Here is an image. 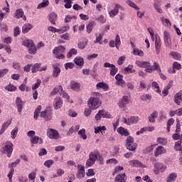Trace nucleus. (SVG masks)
I'll return each mask as SVG.
<instances>
[{
	"label": "nucleus",
	"instance_id": "obj_1",
	"mask_svg": "<svg viewBox=\"0 0 182 182\" xmlns=\"http://www.w3.org/2000/svg\"><path fill=\"white\" fill-rule=\"evenodd\" d=\"M102 95L100 92H94L93 97H90L87 101L88 107L92 110H96L102 106V101H100V97Z\"/></svg>",
	"mask_w": 182,
	"mask_h": 182
},
{
	"label": "nucleus",
	"instance_id": "obj_2",
	"mask_svg": "<svg viewBox=\"0 0 182 182\" xmlns=\"http://www.w3.org/2000/svg\"><path fill=\"white\" fill-rule=\"evenodd\" d=\"M22 45L28 48L31 55H36V52H38V48H36L35 43H33V41L32 40H24L22 42Z\"/></svg>",
	"mask_w": 182,
	"mask_h": 182
},
{
	"label": "nucleus",
	"instance_id": "obj_3",
	"mask_svg": "<svg viewBox=\"0 0 182 182\" xmlns=\"http://www.w3.org/2000/svg\"><path fill=\"white\" fill-rule=\"evenodd\" d=\"M97 157H99V151L95 150L92 152H90L89 154V159L86 161V166L92 167V166L96 163Z\"/></svg>",
	"mask_w": 182,
	"mask_h": 182
},
{
	"label": "nucleus",
	"instance_id": "obj_4",
	"mask_svg": "<svg viewBox=\"0 0 182 182\" xmlns=\"http://www.w3.org/2000/svg\"><path fill=\"white\" fill-rule=\"evenodd\" d=\"M0 151L3 154H7V157H11L12 151H14V144L11 141L6 142V146H3Z\"/></svg>",
	"mask_w": 182,
	"mask_h": 182
},
{
	"label": "nucleus",
	"instance_id": "obj_5",
	"mask_svg": "<svg viewBox=\"0 0 182 182\" xmlns=\"http://www.w3.org/2000/svg\"><path fill=\"white\" fill-rule=\"evenodd\" d=\"M154 70H158L159 73H161L160 64L157 62H154L153 65L149 63V66H148V68L145 69V71L147 72V73H152Z\"/></svg>",
	"mask_w": 182,
	"mask_h": 182
},
{
	"label": "nucleus",
	"instance_id": "obj_6",
	"mask_svg": "<svg viewBox=\"0 0 182 182\" xmlns=\"http://www.w3.org/2000/svg\"><path fill=\"white\" fill-rule=\"evenodd\" d=\"M102 117H103L104 119H110V113H109L107 111H105V109L99 110L98 113L95 115V120H97V122H99V120H100Z\"/></svg>",
	"mask_w": 182,
	"mask_h": 182
},
{
	"label": "nucleus",
	"instance_id": "obj_7",
	"mask_svg": "<svg viewBox=\"0 0 182 182\" xmlns=\"http://www.w3.org/2000/svg\"><path fill=\"white\" fill-rule=\"evenodd\" d=\"M47 136L49 139L58 140V139H59V132L56 129H48L47 130Z\"/></svg>",
	"mask_w": 182,
	"mask_h": 182
},
{
	"label": "nucleus",
	"instance_id": "obj_8",
	"mask_svg": "<svg viewBox=\"0 0 182 182\" xmlns=\"http://www.w3.org/2000/svg\"><path fill=\"white\" fill-rule=\"evenodd\" d=\"M139 120L140 119L137 116L131 117L128 119L124 118V123L125 124H127L128 126H130L131 124H136L139 123Z\"/></svg>",
	"mask_w": 182,
	"mask_h": 182
},
{
	"label": "nucleus",
	"instance_id": "obj_9",
	"mask_svg": "<svg viewBox=\"0 0 182 182\" xmlns=\"http://www.w3.org/2000/svg\"><path fill=\"white\" fill-rule=\"evenodd\" d=\"M110 48H115L119 49L120 48V45H122V41H120V36L117 35L114 41H110L109 43Z\"/></svg>",
	"mask_w": 182,
	"mask_h": 182
},
{
	"label": "nucleus",
	"instance_id": "obj_10",
	"mask_svg": "<svg viewBox=\"0 0 182 182\" xmlns=\"http://www.w3.org/2000/svg\"><path fill=\"white\" fill-rule=\"evenodd\" d=\"M115 80H117L116 85H117V86H121L122 87H124L126 86V81L123 80V75L117 74Z\"/></svg>",
	"mask_w": 182,
	"mask_h": 182
},
{
	"label": "nucleus",
	"instance_id": "obj_11",
	"mask_svg": "<svg viewBox=\"0 0 182 182\" xmlns=\"http://www.w3.org/2000/svg\"><path fill=\"white\" fill-rule=\"evenodd\" d=\"M41 117H43L47 122L52 119V111L46 109L41 112Z\"/></svg>",
	"mask_w": 182,
	"mask_h": 182
},
{
	"label": "nucleus",
	"instance_id": "obj_12",
	"mask_svg": "<svg viewBox=\"0 0 182 182\" xmlns=\"http://www.w3.org/2000/svg\"><path fill=\"white\" fill-rule=\"evenodd\" d=\"M16 106L17 107V111L18 112L19 114L22 113V110L23 109V101L21 97H17L16 99Z\"/></svg>",
	"mask_w": 182,
	"mask_h": 182
},
{
	"label": "nucleus",
	"instance_id": "obj_13",
	"mask_svg": "<svg viewBox=\"0 0 182 182\" xmlns=\"http://www.w3.org/2000/svg\"><path fill=\"white\" fill-rule=\"evenodd\" d=\"M129 164L131 166V167H141V168H146L144 164H142L141 162L137 159L129 161Z\"/></svg>",
	"mask_w": 182,
	"mask_h": 182
},
{
	"label": "nucleus",
	"instance_id": "obj_14",
	"mask_svg": "<svg viewBox=\"0 0 182 182\" xmlns=\"http://www.w3.org/2000/svg\"><path fill=\"white\" fill-rule=\"evenodd\" d=\"M166 148L163 146H159L156 148L154 151L155 157H159V156H161V154H166Z\"/></svg>",
	"mask_w": 182,
	"mask_h": 182
},
{
	"label": "nucleus",
	"instance_id": "obj_15",
	"mask_svg": "<svg viewBox=\"0 0 182 182\" xmlns=\"http://www.w3.org/2000/svg\"><path fill=\"white\" fill-rule=\"evenodd\" d=\"M173 102L176 103V105H178V106H180L181 105L182 102V90L179 91L178 93H176L173 97Z\"/></svg>",
	"mask_w": 182,
	"mask_h": 182
},
{
	"label": "nucleus",
	"instance_id": "obj_16",
	"mask_svg": "<svg viewBox=\"0 0 182 182\" xmlns=\"http://www.w3.org/2000/svg\"><path fill=\"white\" fill-rule=\"evenodd\" d=\"M155 49L156 55L160 53V50H161V38L159 36L156 37L155 39Z\"/></svg>",
	"mask_w": 182,
	"mask_h": 182
},
{
	"label": "nucleus",
	"instance_id": "obj_17",
	"mask_svg": "<svg viewBox=\"0 0 182 182\" xmlns=\"http://www.w3.org/2000/svg\"><path fill=\"white\" fill-rule=\"evenodd\" d=\"M164 42L166 46H171V40H170V33L167 31L164 32Z\"/></svg>",
	"mask_w": 182,
	"mask_h": 182
},
{
	"label": "nucleus",
	"instance_id": "obj_18",
	"mask_svg": "<svg viewBox=\"0 0 182 182\" xmlns=\"http://www.w3.org/2000/svg\"><path fill=\"white\" fill-rule=\"evenodd\" d=\"M135 65H136L138 68H144V69H148L149 66H150V62L136 60L135 62Z\"/></svg>",
	"mask_w": 182,
	"mask_h": 182
},
{
	"label": "nucleus",
	"instance_id": "obj_19",
	"mask_svg": "<svg viewBox=\"0 0 182 182\" xmlns=\"http://www.w3.org/2000/svg\"><path fill=\"white\" fill-rule=\"evenodd\" d=\"M63 105V101L60 97H57L55 99L53 102V107L55 110H58V109H60Z\"/></svg>",
	"mask_w": 182,
	"mask_h": 182
},
{
	"label": "nucleus",
	"instance_id": "obj_20",
	"mask_svg": "<svg viewBox=\"0 0 182 182\" xmlns=\"http://www.w3.org/2000/svg\"><path fill=\"white\" fill-rule=\"evenodd\" d=\"M77 178H83L85 176V166L82 165H77Z\"/></svg>",
	"mask_w": 182,
	"mask_h": 182
},
{
	"label": "nucleus",
	"instance_id": "obj_21",
	"mask_svg": "<svg viewBox=\"0 0 182 182\" xmlns=\"http://www.w3.org/2000/svg\"><path fill=\"white\" fill-rule=\"evenodd\" d=\"M65 50H66L65 46H59L53 50V53H54V55H59L60 53H64Z\"/></svg>",
	"mask_w": 182,
	"mask_h": 182
},
{
	"label": "nucleus",
	"instance_id": "obj_22",
	"mask_svg": "<svg viewBox=\"0 0 182 182\" xmlns=\"http://www.w3.org/2000/svg\"><path fill=\"white\" fill-rule=\"evenodd\" d=\"M117 133H119V134H121V136H129L130 133L129 132V130H127V129L123 127H120L117 129Z\"/></svg>",
	"mask_w": 182,
	"mask_h": 182
},
{
	"label": "nucleus",
	"instance_id": "obj_23",
	"mask_svg": "<svg viewBox=\"0 0 182 182\" xmlns=\"http://www.w3.org/2000/svg\"><path fill=\"white\" fill-rule=\"evenodd\" d=\"M96 88L99 90L100 89H102L104 92H107L109 90V85L103 82H98L96 85Z\"/></svg>",
	"mask_w": 182,
	"mask_h": 182
},
{
	"label": "nucleus",
	"instance_id": "obj_24",
	"mask_svg": "<svg viewBox=\"0 0 182 182\" xmlns=\"http://www.w3.org/2000/svg\"><path fill=\"white\" fill-rule=\"evenodd\" d=\"M31 142L32 144H43V139L38 136H34L31 139Z\"/></svg>",
	"mask_w": 182,
	"mask_h": 182
},
{
	"label": "nucleus",
	"instance_id": "obj_25",
	"mask_svg": "<svg viewBox=\"0 0 182 182\" xmlns=\"http://www.w3.org/2000/svg\"><path fill=\"white\" fill-rule=\"evenodd\" d=\"M126 105H129V97L123 96L122 100L119 102V107H124Z\"/></svg>",
	"mask_w": 182,
	"mask_h": 182
},
{
	"label": "nucleus",
	"instance_id": "obj_26",
	"mask_svg": "<svg viewBox=\"0 0 182 182\" xmlns=\"http://www.w3.org/2000/svg\"><path fill=\"white\" fill-rule=\"evenodd\" d=\"M127 181L126 173L118 174L114 179V182H124Z\"/></svg>",
	"mask_w": 182,
	"mask_h": 182
},
{
	"label": "nucleus",
	"instance_id": "obj_27",
	"mask_svg": "<svg viewBox=\"0 0 182 182\" xmlns=\"http://www.w3.org/2000/svg\"><path fill=\"white\" fill-rule=\"evenodd\" d=\"M49 21L50 23H53V25H56V19H58V14L56 13L53 12L49 16Z\"/></svg>",
	"mask_w": 182,
	"mask_h": 182
},
{
	"label": "nucleus",
	"instance_id": "obj_28",
	"mask_svg": "<svg viewBox=\"0 0 182 182\" xmlns=\"http://www.w3.org/2000/svg\"><path fill=\"white\" fill-rule=\"evenodd\" d=\"M169 55L176 60H180L181 59V54L177 51H171Z\"/></svg>",
	"mask_w": 182,
	"mask_h": 182
},
{
	"label": "nucleus",
	"instance_id": "obj_29",
	"mask_svg": "<svg viewBox=\"0 0 182 182\" xmlns=\"http://www.w3.org/2000/svg\"><path fill=\"white\" fill-rule=\"evenodd\" d=\"M74 62L77 66H83L85 65V60L82 57H76L74 59Z\"/></svg>",
	"mask_w": 182,
	"mask_h": 182
},
{
	"label": "nucleus",
	"instance_id": "obj_30",
	"mask_svg": "<svg viewBox=\"0 0 182 182\" xmlns=\"http://www.w3.org/2000/svg\"><path fill=\"white\" fill-rule=\"evenodd\" d=\"M159 116V112L157 111L154 112L149 117V120L150 123H154L156 122V119Z\"/></svg>",
	"mask_w": 182,
	"mask_h": 182
},
{
	"label": "nucleus",
	"instance_id": "obj_31",
	"mask_svg": "<svg viewBox=\"0 0 182 182\" xmlns=\"http://www.w3.org/2000/svg\"><path fill=\"white\" fill-rule=\"evenodd\" d=\"M49 0H43V1L38 5L37 9H42V8H46V6H49Z\"/></svg>",
	"mask_w": 182,
	"mask_h": 182
},
{
	"label": "nucleus",
	"instance_id": "obj_32",
	"mask_svg": "<svg viewBox=\"0 0 182 182\" xmlns=\"http://www.w3.org/2000/svg\"><path fill=\"white\" fill-rule=\"evenodd\" d=\"M32 28H33V26L31 24H29V23L25 24L22 27V32L23 33H28V32L29 31H31V29H32Z\"/></svg>",
	"mask_w": 182,
	"mask_h": 182
},
{
	"label": "nucleus",
	"instance_id": "obj_33",
	"mask_svg": "<svg viewBox=\"0 0 182 182\" xmlns=\"http://www.w3.org/2000/svg\"><path fill=\"white\" fill-rule=\"evenodd\" d=\"M177 178V173H172L168 175L167 177L166 181L167 182H173L176 181V179Z\"/></svg>",
	"mask_w": 182,
	"mask_h": 182
},
{
	"label": "nucleus",
	"instance_id": "obj_34",
	"mask_svg": "<svg viewBox=\"0 0 182 182\" xmlns=\"http://www.w3.org/2000/svg\"><path fill=\"white\" fill-rule=\"evenodd\" d=\"M133 55H134L135 56H144V52H143L141 50L139 49V48H134L132 51Z\"/></svg>",
	"mask_w": 182,
	"mask_h": 182
},
{
	"label": "nucleus",
	"instance_id": "obj_35",
	"mask_svg": "<svg viewBox=\"0 0 182 182\" xmlns=\"http://www.w3.org/2000/svg\"><path fill=\"white\" fill-rule=\"evenodd\" d=\"M53 77H58L59 76V74L60 73V68L55 65H53Z\"/></svg>",
	"mask_w": 182,
	"mask_h": 182
},
{
	"label": "nucleus",
	"instance_id": "obj_36",
	"mask_svg": "<svg viewBox=\"0 0 182 182\" xmlns=\"http://www.w3.org/2000/svg\"><path fill=\"white\" fill-rule=\"evenodd\" d=\"M126 4H127V5H129V6H130L131 8H133L134 9H135V11L140 10V8H139V6H137V5H136V4H134V2H133L131 0H127L126 1Z\"/></svg>",
	"mask_w": 182,
	"mask_h": 182
},
{
	"label": "nucleus",
	"instance_id": "obj_37",
	"mask_svg": "<svg viewBox=\"0 0 182 182\" xmlns=\"http://www.w3.org/2000/svg\"><path fill=\"white\" fill-rule=\"evenodd\" d=\"M41 110H42V107L41 105L38 106L35 109L33 119L38 120V117H39V113H41Z\"/></svg>",
	"mask_w": 182,
	"mask_h": 182
},
{
	"label": "nucleus",
	"instance_id": "obj_38",
	"mask_svg": "<svg viewBox=\"0 0 182 182\" xmlns=\"http://www.w3.org/2000/svg\"><path fill=\"white\" fill-rule=\"evenodd\" d=\"M160 162H156L154 164V174H159L160 173Z\"/></svg>",
	"mask_w": 182,
	"mask_h": 182
},
{
	"label": "nucleus",
	"instance_id": "obj_39",
	"mask_svg": "<svg viewBox=\"0 0 182 182\" xmlns=\"http://www.w3.org/2000/svg\"><path fill=\"white\" fill-rule=\"evenodd\" d=\"M73 55H77V50L75 48H71L67 53V58L69 59L73 56Z\"/></svg>",
	"mask_w": 182,
	"mask_h": 182
},
{
	"label": "nucleus",
	"instance_id": "obj_40",
	"mask_svg": "<svg viewBox=\"0 0 182 182\" xmlns=\"http://www.w3.org/2000/svg\"><path fill=\"white\" fill-rule=\"evenodd\" d=\"M23 10L22 9H17L15 12V16L17 19H19L23 16Z\"/></svg>",
	"mask_w": 182,
	"mask_h": 182
},
{
	"label": "nucleus",
	"instance_id": "obj_41",
	"mask_svg": "<svg viewBox=\"0 0 182 182\" xmlns=\"http://www.w3.org/2000/svg\"><path fill=\"white\" fill-rule=\"evenodd\" d=\"M156 141L159 144L166 146L167 144V138L158 137Z\"/></svg>",
	"mask_w": 182,
	"mask_h": 182
},
{
	"label": "nucleus",
	"instance_id": "obj_42",
	"mask_svg": "<svg viewBox=\"0 0 182 182\" xmlns=\"http://www.w3.org/2000/svg\"><path fill=\"white\" fill-rule=\"evenodd\" d=\"M62 86L59 85L58 87H55L53 89V90L51 92V96H55L58 95V93H60L62 92Z\"/></svg>",
	"mask_w": 182,
	"mask_h": 182
},
{
	"label": "nucleus",
	"instance_id": "obj_43",
	"mask_svg": "<svg viewBox=\"0 0 182 182\" xmlns=\"http://www.w3.org/2000/svg\"><path fill=\"white\" fill-rule=\"evenodd\" d=\"M41 65H42V64H41V63L34 64L32 67V69H31L33 73H36V72L41 70L40 68H41Z\"/></svg>",
	"mask_w": 182,
	"mask_h": 182
},
{
	"label": "nucleus",
	"instance_id": "obj_44",
	"mask_svg": "<svg viewBox=\"0 0 182 182\" xmlns=\"http://www.w3.org/2000/svg\"><path fill=\"white\" fill-rule=\"evenodd\" d=\"M126 147L128 150H130L131 151H134V150H136V149H137V144L132 142V143L129 144V146L128 145H127Z\"/></svg>",
	"mask_w": 182,
	"mask_h": 182
},
{
	"label": "nucleus",
	"instance_id": "obj_45",
	"mask_svg": "<svg viewBox=\"0 0 182 182\" xmlns=\"http://www.w3.org/2000/svg\"><path fill=\"white\" fill-rule=\"evenodd\" d=\"M78 134L83 140H86V139H87V135H86V129H80L78 132Z\"/></svg>",
	"mask_w": 182,
	"mask_h": 182
},
{
	"label": "nucleus",
	"instance_id": "obj_46",
	"mask_svg": "<svg viewBox=\"0 0 182 182\" xmlns=\"http://www.w3.org/2000/svg\"><path fill=\"white\" fill-rule=\"evenodd\" d=\"M93 26H95L94 22H90L86 26L87 33H92V31H93Z\"/></svg>",
	"mask_w": 182,
	"mask_h": 182
},
{
	"label": "nucleus",
	"instance_id": "obj_47",
	"mask_svg": "<svg viewBox=\"0 0 182 182\" xmlns=\"http://www.w3.org/2000/svg\"><path fill=\"white\" fill-rule=\"evenodd\" d=\"M174 119L171 118L168 120L167 122V128L166 130L168 132H170V128L171 127V126H173L174 124Z\"/></svg>",
	"mask_w": 182,
	"mask_h": 182
},
{
	"label": "nucleus",
	"instance_id": "obj_48",
	"mask_svg": "<svg viewBox=\"0 0 182 182\" xmlns=\"http://www.w3.org/2000/svg\"><path fill=\"white\" fill-rule=\"evenodd\" d=\"M102 131L105 132L106 131V127L105 126H100L95 128V134H97V133H102Z\"/></svg>",
	"mask_w": 182,
	"mask_h": 182
},
{
	"label": "nucleus",
	"instance_id": "obj_49",
	"mask_svg": "<svg viewBox=\"0 0 182 182\" xmlns=\"http://www.w3.org/2000/svg\"><path fill=\"white\" fill-rule=\"evenodd\" d=\"M134 143V138L132 136H129L127 137L126 139V146H128L129 147L130 144Z\"/></svg>",
	"mask_w": 182,
	"mask_h": 182
},
{
	"label": "nucleus",
	"instance_id": "obj_50",
	"mask_svg": "<svg viewBox=\"0 0 182 182\" xmlns=\"http://www.w3.org/2000/svg\"><path fill=\"white\" fill-rule=\"evenodd\" d=\"M19 131V129L18 127H15L11 132V139H16V136H18V132Z\"/></svg>",
	"mask_w": 182,
	"mask_h": 182
},
{
	"label": "nucleus",
	"instance_id": "obj_51",
	"mask_svg": "<svg viewBox=\"0 0 182 182\" xmlns=\"http://www.w3.org/2000/svg\"><path fill=\"white\" fill-rule=\"evenodd\" d=\"M80 87V85L78 82H71V89L73 90H79Z\"/></svg>",
	"mask_w": 182,
	"mask_h": 182
},
{
	"label": "nucleus",
	"instance_id": "obj_52",
	"mask_svg": "<svg viewBox=\"0 0 182 182\" xmlns=\"http://www.w3.org/2000/svg\"><path fill=\"white\" fill-rule=\"evenodd\" d=\"M181 143L182 142H180V141H178L175 143L174 149L176 151H181L182 150Z\"/></svg>",
	"mask_w": 182,
	"mask_h": 182
},
{
	"label": "nucleus",
	"instance_id": "obj_53",
	"mask_svg": "<svg viewBox=\"0 0 182 182\" xmlns=\"http://www.w3.org/2000/svg\"><path fill=\"white\" fill-rule=\"evenodd\" d=\"M87 46V41L80 42L77 44L79 49H82V50L85 49Z\"/></svg>",
	"mask_w": 182,
	"mask_h": 182
},
{
	"label": "nucleus",
	"instance_id": "obj_54",
	"mask_svg": "<svg viewBox=\"0 0 182 182\" xmlns=\"http://www.w3.org/2000/svg\"><path fill=\"white\" fill-rule=\"evenodd\" d=\"M6 90H8V92H15L16 90V87L14 86L13 85H9L6 87H5Z\"/></svg>",
	"mask_w": 182,
	"mask_h": 182
},
{
	"label": "nucleus",
	"instance_id": "obj_55",
	"mask_svg": "<svg viewBox=\"0 0 182 182\" xmlns=\"http://www.w3.org/2000/svg\"><path fill=\"white\" fill-rule=\"evenodd\" d=\"M119 71V69H117V68H116V65H114L111 70H110V73L109 75L111 76H114L116 75V73H117V72Z\"/></svg>",
	"mask_w": 182,
	"mask_h": 182
},
{
	"label": "nucleus",
	"instance_id": "obj_56",
	"mask_svg": "<svg viewBox=\"0 0 182 182\" xmlns=\"http://www.w3.org/2000/svg\"><path fill=\"white\" fill-rule=\"evenodd\" d=\"M53 163H54L53 160L49 159L44 162V166H46V167H48V168H50V167L53 166Z\"/></svg>",
	"mask_w": 182,
	"mask_h": 182
},
{
	"label": "nucleus",
	"instance_id": "obj_57",
	"mask_svg": "<svg viewBox=\"0 0 182 182\" xmlns=\"http://www.w3.org/2000/svg\"><path fill=\"white\" fill-rule=\"evenodd\" d=\"M65 4L64 5L66 9H70L72 8V1L70 0H64Z\"/></svg>",
	"mask_w": 182,
	"mask_h": 182
},
{
	"label": "nucleus",
	"instance_id": "obj_58",
	"mask_svg": "<svg viewBox=\"0 0 182 182\" xmlns=\"http://www.w3.org/2000/svg\"><path fill=\"white\" fill-rule=\"evenodd\" d=\"M119 9H120V11H124V8L123 6H122V5H120L119 4H115L114 10L119 14Z\"/></svg>",
	"mask_w": 182,
	"mask_h": 182
},
{
	"label": "nucleus",
	"instance_id": "obj_59",
	"mask_svg": "<svg viewBox=\"0 0 182 182\" xmlns=\"http://www.w3.org/2000/svg\"><path fill=\"white\" fill-rule=\"evenodd\" d=\"M48 31H49V32H56L58 33H60V32H62V30L58 29L55 27H52V26H49L48 28Z\"/></svg>",
	"mask_w": 182,
	"mask_h": 182
},
{
	"label": "nucleus",
	"instance_id": "obj_60",
	"mask_svg": "<svg viewBox=\"0 0 182 182\" xmlns=\"http://www.w3.org/2000/svg\"><path fill=\"white\" fill-rule=\"evenodd\" d=\"M152 87H154V89H156V93H161V91L160 90V87L159 86V84L156 82H152Z\"/></svg>",
	"mask_w": 182,
	"mask_h": 182
},
{
	"label": "nucleus",
	"instance_id": "obj_61",
	"mask_svg": "<svg viewBox=\"0 0 182 182\" xmlns=\"http://www.w3.org/2000/svg\"><path fill=\"white\" fill-rule=\"evenodd\" d=\"M42 83V81L41 80L38 79L36 82L34 84V85L32 86L33 90H36L39 86H41V84Z\"/></svg>",
	"mask_w": 182,
	"mask_h": 182
},
{
	"label": "nucleus",
	"instance_id": "obj_62",
	"mask_svg": "<svg viewBox=\"0 0 182 182\" xmlns=\"http://www.w3.org/2000/svg\"><path fill=\"white\" fill-rule=\"evenodd\" d=\"M20 162H21L20 159H16V161L15 162L9 164V168H14V167H16V166H18V164Z\"/></svg>",
	"mask_w": 182,
	"mask_h": 182
},
{
	"label": "nucleus",
	"instance_id": "obj_63",
	"mask_svg": "<svg viewBox=\"0 0 182 182\" xmlns=\"http://www.w3.org/2000/svg\"><path fill=\"white\" fill-rule=\"evenodd\" d=\"M124 60H126V56L122 55L119 57L117 60V65H123V63H124Z\"/></svg>",
	"mask_w": 182,
	"mask_h": 182
},
{
	"label": "nucleus",
	"instance_id": "obj_64",
	"mask_svg": "<svg viewBox=\"0 0 182 182\" xmlns=\"http://www.w3.org/2000/svg\"><path fill=\"white\" fill-rule=\"evenodd\" d=\"M132 69H133V65H128L124 69V73H125V75H127V73H130V71L132 70Z\"/></svg>",
	"mask_w": 182,
	"mask_h": 182
}]
</instances>
